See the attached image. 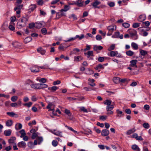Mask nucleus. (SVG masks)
<instances>
[{
	"label": "nucleus",
	"mask_w": 151,
	"mask_h": 151,
	"mask_svg": "<svg viewBox=\"0 0 151 151\" xmlns=\"http://www.w3.org/2000/svg\"><path fill=\"white\" fill-rule=\"evenodd\" d=\"M23 7L22 5H18L17 6L15 7L14 8V10L16 11L17 14V17H19L20 16V14L21 12V9H22Z\"/></svg>",
	"instance_id": "obj_1"
},
{
	"label": "nucleus",
	"mask_w": 151,
	"mask_h": 151,
	"mask_svg": "<svg viewBox=\"0 0 151 151\" xmlns=\"http://www.w3.org/2000/svg\"><path fill=\"white\" fill-rule=\"evenodd\" d=\"M45 23L44 22H37L35 23V27L39 29L40 28L44 27L45 25Z\"/></svg>",
	"instance_id": "obj_2"
},
{
	"label": "nucleus",
	"mask_w": 151,
	"mask_h": 151,
	"mask_svg": "<svg viewBox=\"0 0 151 151\" xmlns=\"http://www.w3.org/2000/svg\"><path fill=\"white\" fill-rule=\"evenodd\" d=\"M142 135V133L140 135L138 136L137 134L136 133H134L132 135L128 136V137H130L133 138H135L137 140H142L143 138H142L141 136Z\"/></svg>",
	"instance_id": "obj_3"
},
{
	"label": "nucleus",
	"mask_w": 151,
	"mask_h": 151,
	"mask_svg": "<svg viewBox=\"0 0 151 151\" xmlns=\"http://www.w3.org/2000/svg\"><path fill=\"white\" fill-rule=\"evenodd\" d=\"M128 32L132 37L136 35L137 34V32L135 30L132 29H129L128 30Z\"/></svg>",
	"instance_id": "obj_4"
},
{
	"label": "nucleus",
	"mask_w": 151,
	"mask_h": 151,
	"mask_svg": "<svg viewBox=\"0 0 151 151\" xmlns=\"http://www.w3.org/2000/svg\"><path fill=\"white\" fill-rule=\"evenodd\" d=\"M28 19V17H23L21 19L20 21L23 23V24H21L22 26H25Z\"/></svg>",
	"instance_id": "obj_5"
},
{
	"label": "nucleus",
	"mask_w": 151,
	"mask_h": 151,
	"mask_svg": "<svg viewBox=\"0 0 151 151\" xmlns=\"http://www.w3.org/2000/svg\"><path fill=\"white\" fill-rule=\"evenodd\" d=\"M8 24L7 22H4L2 25L1 27V29L4 31L8 29Z\"/></svg>",
	"instance_id": "obj_6"
},
{
	"label": "nucleus",
	"mask_w": 151,
	"mask_h": 151,
	"mask_svg": "<svg viewBox=\"0 0 151 151\" xmlns=\"http://www.w3.org/2000/svg\"><path fill=\"white\" fill-rule=\"evenodd\" d=\"M115 29H116V25L109 26L107 27V29L109 31V32H111L112 33L115 30Z\"/></svg>",
	"instance_id": "obj_7"
},
{
	"label": "nucleus",
	"mask_w": 151,
	"mask_h": 151,
	"mask_svg": "<svg viewBox=\"0 0 151 151\" xmlns=\"http://www.w3.org/2000/svg\"><path fill=\"white\" fill-rule=\"evenodd\" d=\"M12 45L15 47L19 48L22 45V43L20 42L15 41L12 42Z\"/></svg>",
	"instance_id": "obj_8"
},
{
	"label": "nucleus",
	"mask_w": 151,
	"mask_h": 151,
	"mask_svg": "<svg viewBox=\"0 0 151 151\" xmlns=\"http://www.w3.org/2000/svg\"><path fill=\"white\" fill-rule=\"evenodd\" d=\"M146 19L145 14H142L140 15L138 18V20L140 22H142L145 20Z\"/></svg>",
	"instance_id": "obj_9"
},
{
	"label": "nucleus",
	"mask_w": 151,
	"mask_h": 151,
	"mask_svg": "<svg viewBox=\"0 0 151 151\" xmlns=\"http://www.w3.org/2000/svg\"><path fill=\"white\" fill-rule=\"evenodd\" d=\"M26 144L25 142L22 141L19 142L17 145L18 147L20 148H25L26 147Z\"/></svg>",
	"instance_id": "obj_10"
},
{
	"label": "nucleus",
	"mask_w": 151,
	"mask_h": 151,
	"mask_svg": "<svg viewBox=\"0 0 151 151\" xmlns=\"http://www.w3.org/2000/svg\"><path fill=\"white\" fill-rule=\"evenodd\" d=\"M31 70L32 72H38L39 71V67L37 66H35L31 68Z\"/></svg>",
	"instance_id": "obj_11"
},
{
	"label": "nucleus",
	"mask_w": 151,
	"mask_h": 151,
	"mask_svg": "<svg viewBox=\"0 0 151 151\" xmlns=\"http://www.w3.org/2000/svg\"><path fill=\"white\" fill-rule=\"evenodd\" d=\"M137 62V61L136 60H132L130 61V64L129 66L132 67L135 66L136 67H137L136 64Z\"/></svg>",
	"instance_id": "obj_12"
},
{
	"label": "nucleus",
	"mask_w": 151,
	"mask_h": 151,
	"mask_svg": "<svg viewBox=\"0 0 151 151\" xmlns=\"http://www.w3.org/2000/svg\"><path fill=\"white\" fill-rule=\"evenodd\" d=\"M76 2L77 3V6L78 7H82L83 6L84 1L82 0H77Z\"/></svg>",
	"instance_id": "obj_13"
},
{
	"label": "nucleus",
	"mask_w": 151,
	"mask_h": 151,
	"mask_svg": "<svg viewBox=\"0 0 151 151\" xmlns=\"http://www.w3.org/2000/svg\"><path fill=\"white\" fill-rule=\"evenodd\" d=\"M93 50L96 51L98 50H101L103 49V47L100 45L97 46V45H94L93 46Z\"/></svg>",
	"instance_id": "obj_14"
},
{
	"label": "nucleus",
	"mask_w": 151,
	"mask_h": 151,
	"mask_svg": "<svg viewBox=\"0 0 151 151\" xmlns=\"http://www.w3.org/2000/svg\"><path fill=\"white\" fill-rule=\"evenodd\" d=\"M116 112L117 113V116L121 117L124 116V114L122 111H120L119 109H117L116 110Z\"/></svg>",
	"instance_id": "obj_15"
},
{
	"label": "nucleus",
	"mask_w": 151,
	"mask_h": 151,
	"mask_svg": "<svg viewBox=\"0 0 151 151\" xmlns=\"http://www.w3.org/2000/svg\"><path fill=\"white\" fill-rule=\"evenodd\" d=\"M37 51L38 52L40 53L42 55H44L46 52L45 50L43 49L41 47L37 48Z\"/></svg>",
	"instance_id": "obj_16"
},
{
	"label": "nucleus",
	"mask_w": 151,
	"mask_h": 151,
	"mask_svg": "<svg viewBox=\"0 0 151 151\" xmlns=\"http://www.w3.org/2000/svg\"><path fill=\"white\" fill-rule=\"evenodd\" d=\"M58 87L56 86H53L51 87H49L48 89L51 92H54L56 90L58 89Z\"/></svg>",
	"instance_id": "obj_17"
},
{
	"label": "nucleus",
	"mask_w": 151,
	"mask_h": 151,
	"mask_svg": "<svg viewBox=\"0 0 151 151\" xmlns=\"http://www.w3.org/2000/svg\"><path fill=\"white\" fill-rule=\"evenodd\" d=\"M39 89H41L47 88L48 86L45 84L39 83Z\"/></svg>",
	"instance_id": "obj_18"
},
{
	"label": "nucleus",
	"mask_w": 151,
	"mask_h": 151,
	"mask_svg": "<svg viewBox=\"0 0 151 151\" xmlns=\"http://www.w3.org/2000/svg\"><path fill=\"white\" fill-rule=\"evenodd\" d=\"M101 2L97 0H95V1L91 4V5L94 8L100 4Z\"/></svg>",
	"instance_id": "obj_19"
},
{
	"label": "nucleus",
	"mask_w": 151,
	"mask_h": 151,
	"mask_svg": "<svg viewBox=\"0 0 151 151\" xmlns=\"http://www.w3.org/2000/svg\"><path fill=\"white\" fill-rule=\"evenodd\" d=\"M39 83H32L30 85L31 87L35 89H39Z\"/></svg>",
	"instance_id": "obj_20"
},
{
	"label": "nucleus",
	"mask_w": 151,
	"mask_h": 151,
	"mask_svg": "<svg viewBox=\"0 0 151 151\" xmlns=\"http://www.w3.org/2000/svg\"><path fill=\"white\" fill-rule=\"evenodd\" d=\"M114 82L115 83H120V78L119 77H115L113 79Z\"/></svg>",
	"instance_id": "obj_21"
},
{
	"label": "nucleus",
	"mask_w": 151,
	"mask_h": 151,
	"mask_svg": "<svg viewBox=\"0 0 151 151\" xmlns=\"http://www.w3.org/2000/svg\"><path fill=\"white\" fill-rule=\"evenodd\" d=\"M131 47L134 50H137L138 49V45L134 42L132 43Z\"/></svg>",
	"instance_id": "obj_22"
},
{
	"label": "nucleus",
	"mask_w": 151,
	"mask_h": 151,
	"mask_svg": "<svg viewBox=\"0 0 151 151\" xmlns=\"http://www.w3.org/2000/svg\"><path fill=\"white\" fill-rule=\"evenodd\" d=\"M84 54L88 55L87 57L88 58H89L90 56H93V52L92 51H89L87 53H85Z\"/></svg>",
	"instance_id": "obj_23"
},
{
	"label": "nucleus",
	"mask_w": 151,
	"mask_h": 151,
	"mask_svg": "<svg viewBox=\"0 0 151 151\" xmlns=\"http://www.w3.org/2000/svg\"><path fill=\"white\" fill-rule=\"evenodd\" d=\"M132 148L135 151H140V150L138 146L136 145H132Z\"/></svg>",
	"instance_id": "obj_24"
},
{
	"label": "nucleus",
	"mask_w": 151,
	"mask_h": 151,
	"mask_svg": "<svg viewBox=\"0 0 151 151\" xmlns=\"http://www.w3.org/2000/svg\"><path fill=\"white\" fill-rule=\"evenodd\" d=\"M22 127V125L21 123H17L15 126V128L17 130L21 129Z\"/></svg>",
	"instance_id": "obj_25"
},
{
	"label": "nucleus",
	"mask_w": 151,
	"mask_h": 151,
	"mask_svg": "<svg viewBox=\"0 0 151 151\" xmlns=\"http://www.w3.org/2000/svg\"><path fill=\"white\" fill-rule=\"evenodd\" d=\"M134 52L130 50H129L127 51H126V54L127 55L129 56H132L133 55H134Z\"/></svg>",
	"instance_id": "obj_26"
},
{
	"label": "nucleus",
	"mask_w": 151,
	"mask_h": 151,
	"mask_svg": "<svg viewBox=\"0 0 151 151\" xmlns=\"http://www.w3.org/2000/svg\"><path fill=\"white\" fill-rule=\"evenodd\" d=\"M115 52L114 51H111L108 53V55L111 57H114L116 55Z\"/></svg>",
	"instance_id": "obj_27"
},
{
	"label": "nucleus",
	"mask_w": 151,
	"mask_h": 151,
	"mask_svg": "<svg viewBox=\"0 0 151 151\" xmlns=\"http://www.w3.org/2000/svg\"><path fill=\"white\" fill-rule=\"evenodd\" d=\"M13 121L11 120H9L7 121L6 123V125L7 126L10 127L12 124Z\"/></svg>",
	"instance_id": "obj_28"
},
{
	"label": "nucleus",
	"mask_w": 151,
	"mask_h": 151,
	"mask_svg": "<svg viewBox=\"0 0 151 151\" xmlns=\"http://www.w3.org/2000/svg\"><path fill=\"white\" fill-rule=\"evenodd\" d=\"M120 33L119 32H116L112 35V37L113 38H118L119 35Z\"/></svg>",
	"instance_id": "obj_29"
},
{
	"label": "nucleus",
	"mask_w": 151,
	"mask_h": 151,
	"mask_svg": "<svg viewBox=\"0 0 151 151\" xmlns=\"http://www.w3.org/2000/svg\"><path fill=\"white\" fill-rule=\"evenodd\" d=\"M6 114L11 117H13L15 116H17V114L13 112H7Z\"/></svg>",
	"instance_id": "obj_30"
},
{
	"label": "nucleus",
	"mask_w": 151,
	"mask_h": 151,
	"mask_svg": "<svg viewBox=\"0 0 151 151\" xmlns=\"http://www.w3.org/2000/svg\"><path fill=\"white\" fill-rule=\"evenodd\" d=\"M114 108V106L113 105L110 104L106 107V110L107 111H109V109L112 110Z\"/></svg>",
	"instance_id": "obj_31"
},
{
	"label": "nucleus",
	"mask_w": 151,
	"mask_h": 151,
	"mask_svg": "<svg viewBox=\"0 0 151 151\" xmlns=\"http://www.w3.org/2000/svg\"><path fill=\"white\" fill-rule=\"evenodd\" d=\"M69 9V6L68 5H65L64 9H61L60 12H63V11L66 12Z\"/></svg>",
	"instance_id": "obj_32"
},
{
	"label": "nucleus",
	"mask_w": 151,
	"mask_h": 151,
	"mask_svg": "<svg viewBox=\"0 0 151 151\" xmlns=\"http://www.w3.org/2000/svg\"><path fill=\"white\" fill-rule=\"evenodd\" d=\"M111 101L109 100H106L104 102V103L105 104H106L108 106L109 105H110L111 104Z\"/></svg>",
	"instance_id": "obj_33"
},
{
	"label": "nucleus",
	"mask_w": 151,
	"mask_h": 151,
	"mask_svg": "<svg viewBox=\"0 0 151 151\" xmlns=\"http://www.w3.org/2000/svg\"><path fill=\"white\" fill-rule=\"evenodd\" d=\"M16 139L15 137H12L10 139H9L8 141L9 143H13L14 141Z\"/></svg>",
	"instance_id": "obj_34"
},
{
	"label": "nucleus",
	"mask_w": 151,
	"mask_h": 151,
	"mask_svg": "<svg viewBox=\"0 0 151 151\" xmlns=\"http://www.w3.org/2000/svg\"><path fill=\"white\" fill-rule=\"evenodd\" d=\"M32 40V38L30 37H27L24 40V42H25L26 43H27Z\"/></svg>",
	"instance_id": "obj_35"
},
{
	"label": "nucleus",
	"mask_w": 151,
	"mask_h": 151,
	"mask_svg": "<svg viewBox=\"0 0 151 151\" xmlns=\"http://www.w3.org/2000/svg\"><path fill=\"white\" fill-rule=\"evenodd\" d=\"M84 35L83 34H82L80 36L79 35H76L75 36L76 39L78 38L79 40H81L84 37Z\"/></svg>",
	"instance_id": "obj_36"
},
{
	"label": "nucleus",
	"mask_w": 151,
	"mask_h": 151,
	"mask_svg": "<svg viewBox=\"0 0 151 151\" xmlns=\"http://www.w3.org/2000/svg\"><path fill=\"white\" fill-rule=\"evenodd\" d=\"M82 57L81 56H75L74 57V60L78 61L82 60Z\"/></svg>",
	"instance_id": "obj_37"
},
{
	"label": "nucleus",
	"mask_w": 151,
	"mask_h": 151,
	"mask_svg": "<svg viewBox=\"0 0 151 151\" xmlns=\"http://www.w3.org/2000/svg\"><path fill=\"white\" fill-rule=\"evenodd\" d=\"M36 7V5L35 4L31 5L29 6V10L31 11H33Z\"/></svg>",
	"instance_id": "obj_38"
},
{
	"label": "nucleus",
	"mask_w": 151,
	"mask_h": 151,
	"mask_svg": "<svg viewBox=\"0 0 151 151\" xmlns=\"http://www.w3.org/2000/svg\"><path fill=\"white\" fill-rule=\"evenodd\" d=\"M140 53L142 55L145 56L147 54V52L146 51L142 50L140 51Z\"/></svg>",
	"instance_id": "obj_39"
},
{
	"label": "nucleus",
	"mask_w": 151,
	"mask_h": 151,
	"mask_svg": "<svg viewBox=\"0 0 151 151\" xmlns=\"http://www.w3.org/2000/svg\"><path fill=\"white\" fill-rule=\"evenodd\" d=\"M122 26L125 28H128L130 26V24H129L125 22L122 24Z\"/></svg>",
	"instance_id": "obj_40"
},
{
	"label": "nucleus",
	"mask_w": 151,
	"mask_h": 151,
	"mask_svg": "<svg viewBox=\"0 0 151 151\" xmlns=\"http://www.w3.org/2000/svg\"><path fill=\"white\" fill-rule=\"evenodd\" d=\"M33 134L32 136V139H34L36 138H37L38 137L37 133H32Z\"/></svg>",
	"instance_id": "obj_41"
},
{
	"label": "nucleus",
	"mask_w": 151,
	"mask_h": 151,
	"mask_svg": "<svg viewBox=\"0 0 151 151\" xmlns=\"http://www.w3.org/2000/svg\"><path fill=\"white\" fill-rule=\"evenodd\" d=\"M22 24H23V23L21 22L20 21H19L17 23V26L19 28H21L24 27V26H22V25H21Z\"/></svg>",
	"instance_id": "obj_42"
},
{
	"label": "nucleus",
	"mask_w": 151,
	"mask_h": 151,
	"mask_svg": "<svg viewBox=\"0 0 151 151\" xmlns=\"http://www.w3.org/2000/svg\"><path fill=\"white\" fill-rule=\"evenodd\" d=\"M107 117L106 116H99V119L102 121L105 120L107 118Z\"/></svg>",
	"instance_id": "obj_43"
},
{
	"label": "nucleus",
	"mask_w": 151,
	"mask_h": 151,
	"mask_svg": "<svg viewBox=\"0 0 151 151\" xmlns=\"http://www.w3.org/2000/svg\"><path fill=\"white\" fill-rule=\"evenodd\" d=\"M42 33L44 35H46L47 33V30L46 28H42L41 30Z\"/></svg>",
	"instance_id": "obj_44"
},
{
	"label": "nucleus",
	"mask_w": 151,
	"mask_h": 151,
	"mask_svg": "<svg viewBox=\"0 0 151 151\" xmlns=\"http://www.w3.org/2000/svg\"><path fill=\"white\" fill-rule=\"evenodd\" d=\"M140 23H134L132 25V27L134 28H136L139 26Z\"/></svg>",
	"instance_id": "obj_45"
},
{
	"label": "nucleus",
	"mask_w": 151,
	"mask_h": 151,
	"mask_svg": "<svg viewBox=\"0 0 151 151\" xmlns=\"http://www.w3.org/2000/svg\"><path fill=\"white\" fill-rule=\"evenodd\" d=\"M65 127L71 131L73 132H77V131L74 130L71 127L68 126L67 125H65Z\"/></svg>",
	"instance_id": "obj_46"
},
{
	"label": "nucleus",
	"mask_w": 151,
	"mask_h": 151,
	"mask_svg": "<svg viewBox=\"0 0 151 151\" xmlns=\"http://www.w3.org/2000/svg\"><path fill=\"white\" fill-rule=\"evenodd\" d=\"M84 90H85L87 91H89L92 90H95V88H94L93 89H92V88L89 87H85L83 88Z\"/></svg>",
	"instance_id": "obj_47"
},
{
	"label": "nucleus",
	"mask_w": 151,
	"mask_h": 151,
	"mask_svg": "<svg viewBox=\"0 0 151 151\" xmlns=\"http://www.w3.org/2000/svg\"><path fill=\"white\" fill-rule=\"evenodd\" d=\"M37 139L38 141L39 144H40L43 140V138L42 137H38Z\"/></svg>",
	"instance_id": "obj_48"
},
{
	"label": "nucleus",
	"mask_w": 151,
	"mask_h": 151,
	"mask_svg": "<svg viewBox=\"0 0 151 151\" xmlns=\"http://www.w3.org/2000/svg\"><path fill=\"white\" fill-rule=\"evenodd\" d=\"M18 97L16 96H13L11 97V100L13 102H15L17 100Z\"/></svg>",
	"instance_id": "obj_49"
},
{
	"label": "nucleus",
	"mask_w": 151,
	"mask_h": 151,
	"mask_svg": "<svg viewBox=\"0 0 151 151\" xmlns=\"http://www.w3.org/2000/svg\"><path fill=\"white\" fill-rule=\"evenodd\" d=\"M143 126L146 129H148L149 128V124L147 123H145L143 124Z\"/></svg>",
	"instance_id": "obj_50"
},
{
	"label": "nucleus",
	"mask_w": 151,
	"mask_h": 151,
	"mask_svg": "<svg viewBox=\"0 0 151 151\" xmlns=\"http://www.w3.org/2000/svg\"><path fill=\"white\" fill-rule=\"evenodd\" d=\"M115 45H112L108 48V50L110 51L111 50H114L115 48Z\"/></svg>",
	"instance_id": "obj_51"
},
{
	"label": "nucleus",
	"mask_w": 151,
	"mask_h": 151,
	"mask_svg": "<svg viewBox=\"0 0 151 151\" xmlns=\"http://www.w3.org/2000/svg\"><path fill=\"white\" fill-rule=\"evenodd\" d=\"M32 103L31 102H29L28 103H25L24 104V106H26L28 107H29L32 106Z\"/></svg>",
	"instance_id": "obj_52"
},
{
	"label": "nucleus",
	"mask_w": 151,
	"mask_h": 151,
	"mask_svg": "<svg viewBox=\"0 0 151 151\" xmlns=\"http://www.w3.org/2000/svg\"><path fill=\"white\" fill-rule=\"evenodd\" d=\"M104 60V58L103 57H100L98 58V61L100 62H103Z\"/></svg>",
	"instance_id": "obj_53"
},
{
	"label": "nucleus",
	"mask_w": 151,
	"mask_h": 151,
	"mask_svg": "<svg viewBox=\"0 0 151 151\" xmlns=\"http://www.w3.org/2000/svg\"><path fill=\"white\" fill-rule=\"evenodd\" d=\"M32 81L30 79L27 80L26 81L25 83L26 85H30L32 84Z\"/></svg>",
	"instance_id": "obj_54"
},
{
	"label": "nucleus",
	"mask_w": 151,
	"mask_h": 151,
	"mask_svg": "<svg viewBox=\"0 0 151 151\" xmlns=\"http://www.w3.org/2000/svg\"><path fill=\"white\" fill-rule=\"evenodd\" d=\"M38 128L37 127H35L33 128H32L30 130V132H36L37 131Z\"/></svg>",
	"instance_id": "obj_55"
},
{
	"label": "nucleus",
	"mask_w": 151,
	"mask_h": 151,
	"mask_svg": "<svg viewBox=\"0 0 151 151\" xmlns=\"http://www.w3.org/2000/svg\"><path fill=\"white\" fill-rule=\"evenodd\" d=\"M58 144V142L57 141L55 140H53L52 142V145L54 147L56 146Z\"/></svg>",
	"instance_id": "obj_56"
},
{
	"label": "nucleus",
	"mask_w": 151,
	"mask_h": 151,
	"mask_svg": "<svg viewBox=\"0 0 151 151\" xmlns=\"http://www.w3.org/2000/svg\"><path fill=\"white\" fill-rule=\"evenodd\" d=\"M80 109L82 111L84 112L87 113L88 111L84 107L82 106L80 107Z\"/></svg>",
	"instance_id": "obj_57"
},
{
	"label": "nucleus",
	"mask_w": 151,
	"mask_h": 151,
	"mask_svg": "<svg viewBox=\"0 0 151 151\" xmlns=\"http://www.w3.org/2000/svg\"><path fill=\"white\" fill-rule=\"evenodd\" d=\"M39 81L40 83H45L46 82L47 80L45 78H43L40 79Z\"/></svg>",
	"instance_id": "obj_58"
},
{
	"label": "nucleus",
	"mask_w": 151,
	"mask_h": 151,
	"mask_svg": "<svg viewBox=\"0 0 151 151\" xmlns=\"http://www.w3.org/2000/svg\"><path fill=\"white\" fill-rule=\"evenodd\" d=\"M29 27L30 29L34 27H35V24L34 23H30L29 24Z\"/></svg>",
	"instance_id": "obj_59"
},
{
	"label": "nucleus",
	"mask_w": 151,
	"mask_h": 151,
	"mask_svg": "<svg viewBox=\"0 0 151 151\" xmlns=\"http://www.w3.org/2000/svg\"><path fill=\"white\" fill-rule=\"evenodd\" d=\"M96 39L97 40L100 41L101 40L102 37L101 35H98L96 36Z\"/></svg>",
	"instance_id": "obj_60"
},
{
	"label": "nucleus",
	"mask_w": 151,
	"mask_h": 151,
	"mask_svg": "<svg viewBox=\"0 0 151 151\" xmlns=\"http://www.w3.org/2000/svg\"><path fill=\"white\" fill-rule=\"evenodd\" d=\"M71 17L73 18V19L75 20H77V16L73 14H72L71 16L69 17L70 18H71Z\"/></svg>",
	"instance_id": "obj_61"
},
{
	"label": "nucleus",
	"mask_w": 151,
	"mask_h": 151,
	"mask_svg": "<svg viewBox=\"0 0 151 151\" xmlns=\"http://www.w3.org/2000/svg\"><path fill=\"white\" fill-rule=\"evenodd\" d=\"M9 28L12 31H14L15 29V27L14 26L11 24L9 25Z\"/></svg>",
	"instance_id": "obj_62"
},
{
	"label": "nucleus",
	"mask_w": 151,
	"mask_h": 151,
	"mask_svg": "<svg viewBox=\"0 0 151 151\" xmlns=\"http://www.w3.org/2000/svg\"><path fill=\"white\" fill-rule=\"evenodd\" d=\"M0 97H4L8 99L9 98V96L7 95H5L3 94L0 93Z\"/></svg>",
	"instance_id": "obj_63"
},
{
	"label": "nucleus",
	"mask_w": 151,
	"mask_h": 151,
	"mask_svg": "<svg viewBox=\"0 0 151 151\" xmlns=\"http://www.w3.org/2000/svg\"><path fill=\"white\" fill-rule=\"evenodd\" d=\"M60 83L61 82L60 81L57 80V81H54L53 83V84L54 85H56L60 84Z\"/></svg>",
	"instance_id": "obj_64"
}]
</instances>
